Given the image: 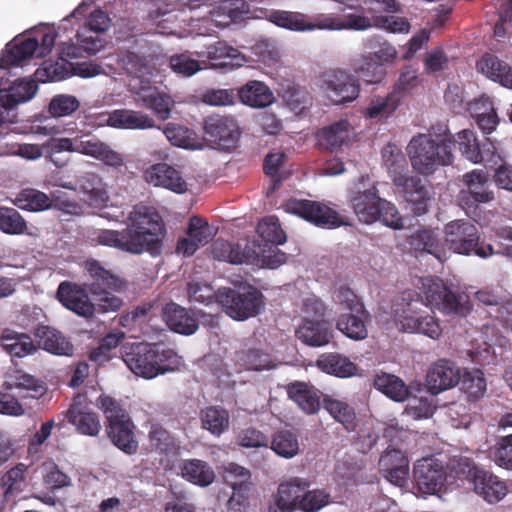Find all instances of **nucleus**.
Segmentation results:
<instances>
[{
	"label": "nucleus",
	"mask_w": 512,
	"mask_h": 512,
	"mask_svg": "<svg viewBox=\"0 0 512 512\" xmlns=\"http://www.w3.org/2000/svg\"><path fill=\"white\" fill-rule=\"evenodd\" d=\"M151 446L160 453H169L176 449L173 435L159 424H153L149 430Z\"/></svg>",
	"instance_id": "obj_62"
},
{
	"label": "nucleus",
	"mask_w": 512,
	"mask_h": 512,
	"mask_svg": "<svg viewBox=\"0 0 512 512\" xmlns=\"http://www.w3.org/2000/svg\"><path fill=\"white\" fill-rule=\"evenodd\" d=\"M145 179L154 186H160L177 194L187 191L188 185L181 173L167 163H157L145 171Z\"/></svg>",
	"instance_id": "obj_22"
},
{
	"label": "nucleus",
	"mask_w": 512,
	"mask_h": 512,
	"mask_svg": "<svg viewBox=\"0 0 512 512\" xmlns=\"http://www.w3.org/2000/svg\"><path fill=\"white\" fill-rule=\"evenodd\" d=\"M445 243L454 253L475 254L488 258L495 254L493 246L481 241L480 232L475 224L466 219H457L444 226Z\"/></svg>",
	"instance_id": "obj_8"
},
{
	"label": "nucleus",
	"mask_w": 512,
	"mask_h": 512,
	"mask_svg": "<svg viewBox=\"0 0 512 512\" xmlns=\"http://www.w3.org/2000/svg\"><path fill=\"white\" fill-rule=\"evenodd\" d=\"M194 54L197 58L204 60L207 63L206 67L210 68H233L240 66L244 61V56L225 41H217Z\"/></svg>",
	"instance_id": "obj_18"
},
{
	"label": "nucleus",
	"mask_w": 512,
	"mask_h": 512,
	"mask_svg": "<svg viewBox=\"0 0 512 512\" xmlns=\"http://www.w3.org/2000/svg\"><path fill=\"white\" fill-rule=\"evenodd\" d=\"M392 443L386 448L379 459V470L390 483L402 487L409 474V460L405 452Z\"/></svg>",
	"instance_id": "obj_16"
},
{
	"label": "nucleus",
	"mask_w": 512,
	"mask_h": 512,
	"mask_svg": "<svg viewBox=\"0 0 512 512\" xmlns=\"http://www.w3.org/2000/svg\"><path fill=\"white\" fill-rule=\"evenodd\" d=\"M476 67L487 78L512 89V67L496 55L485 53L477 61Z\"/></svg>",
	"instance_id": "obj_30"
},
{
	"label": "nucleus",
	"mask_w": 512,
	"mask_h": 512,
	"mask_svg": "<svg viewBox=\"0 0 512 512\" xmlns=\"http://www.w3.org/2000/svg\"><path fill=\"white\" fill-rule=\"evenodd\" d=\"M286 212L297 215L317 227L332 229L342 221L339 214L328 205L307 199H289L284 204Z\"/></svg>",
	"instance_id": "obj_11"
},
{
	"label": "nucleus",
	"mask_w": 512,
	"mask_h": 512,
	"mask_svg": "<svg viewBox=\"0 0 512 512\" xmlns=\"http://www.w3.org/2000/svg\"><path fill=\"white\" fill-rule=\"evenodd\" d=\"M13 203L21 210L30 212H40L51 208L52 200L44 192L34 189H22L17 195Z\"/></svg>",
	"instance_id": "obj_46"
},
{
	"label": "nucleus",
	"mask_w": 512,
	"mask_h": 512,
	"mask_svg": "<svg viewBox=\"0 0 512 512\" xmlns=\"http://www.w3.org/2000/svg\"><path fill=\"white\" fill-rule=\"evenodd\" d=\"M202 65L206 68L207 63L199 58H192L189 53L175 54L169 58L172 71L184 77L193 76L203 69Z\"/></svg>",
	"instance_id": "obj_58"
},
{
	"label": "nucleus",
	"mask_w": 512,
	"mask_h": 512,
	"mask_svg": "<svg viewBox=\"0 0 512 512\" xmlns=\"http://www.w3.org/2000/svg\"><path fill=\"white\" fill-rule=\"evenodd\" d=\"M269 21L291 31H306V14L300 12L276 10L270 14Z\"/></svg>",
	"instance_id": "obj_56"
},
{
	"label": "nucleus",
	"mask_w": 512,
	"mask_h": 512,
	"mask_svg": "<svg viewBox=\"0 0 512 512\" xmlns=\"http://www.w3.org/2000/svg\"><path fill=\"white\" fill-rule=\"evenodd\" d=\"M140 83L137 94L142 106L151 110L158 119L167 120L174 106L173 99L156 87H151L148 79H140Z\"/></svg>",
	"instance_id": "obj_23"
},
{
	"label": "nucleus",
	"mask_w": 512,
	"mask_h": 512,
	"mask_svg": "<svg viewBox=\"0 0 512 512\" xmlns=\"http://www.w3.org/2000/svg\"><path fill=\"white\" fill-rule=\"evenodd\" d=\"M475 477L474 491L488 503H497L507 494L506 483L483 468Z\"/></svg>",
	"instance_id": "obj_32"
},
{
	"label": "nucleus",
	"mask_w": 512,
	"mask_h": 512,
	"mask_svg": "<svg viewBox=\"0 0 512 512\" xmlns=\"http://www.w3.org/2000/svg\"><path fill=\"white\" fill-rule=\"evenodd\" d=\"M287 393L306 414H315L320 409V391L305 382H294L287 386Z\"/></svg>",
	"instance_id": "obj_34"
},
{
	"label": "nucleus",
	"mask_w": 512,
	"mask_h": 512,
	"mask_svg": "<svg viewBox=\"0 0 512 512\" xmlns=\"http://www.w3.org/2000/svg\"><path fill=\"white\" fill-rule=\"evenodd\" d=\"M457 143L461 154L470 162L478 164L485 162L486 165H497L502 161L501 156L496 152V147L493 143L484 144L483 148L476 138L474 131L464 129L457 134Z\"/></svg>",
	"instance_id": "obj_15"
},
{
	"label": "nucleus",
	"mask_w": 512,
	"mask_h": 512,
	"mask_svg": "<svg viewBox=\"0 0 512 512\" xmlns=\"http://www.w3.org/2000/svg\"><path fill=\"white\" fill-rule=\"evenodd\" d=\"M317 366L325 373L340 378L354 376L357 366L350 359L339 353H325L317 360Z\"/></svg>",
	"instance_id": "obj_38"
},
{
	"label": "nucleus",
	"mask_w": 512,
	"mask_h": 512,
	"mask_svg": "<svg viewBox=\"0 0 512 512\" xmlns=\"http://www.w3.org/2000/svg\"><path fill=\"white\" fill-rule=\"evenodd\" d=\"M86 269L93 279L89 285L91 294L99 293L102 290H118L121 287L120 279L109 270H106L96 260L86 261Z\"/></svg>",
	"instance_id": "obj_40"
},
{
	"label": "nucleus",
	"mask_w": 512,
	"mask_h": 512,
	"mask_svg": "<svg viewBox=\"0 0 512 512\" xmlns=\"http://www.w3.org/2000/svg\"><path fill=\"white\" fill-rule=\"evenodd\" d=\"M299 493L297 506L303 512H319L330 503V494L323 489H314Z\"/></svg>",
	"instance_id": "obj_57"
},
{
	"label": "nucleus",
	"mask_w": 512,
	"mask_h": 512,
	"mask_svg": "<svg viewBox=\"0 0 512 512\" xmlns=\"http://www.w3.org/2000/svg\"><path fill=\"white\" fill-rule=\"evenodd\" d=\"M296 336L305 345L321 347L330 342L332 332L323 322L304 319L296 330Z\"/></svg>",
	"instance_id": "obj_35"
},
{
	"label": "nucleus",
	"mask_w": 512,
	"mask_h": 512,
	"mask_svg": "<svg viewBox=\"0 0 512 512\" xmlns=\"http://www.w3.org/2000/svg\"><path fill=\"white\" fill-rule=\"evenodd\" d=\"M107 125L118 129L144 130L155 126V121L149 115L135 110L116 109L107 113Z\"/></svg>",
	"instance_id": "obj_28"
},
{
	"label": "nucleus",
	"mask_w": 512,
	"mask_h": 512,
	"mask_svg": "<svg viewBox=\"0 0 512 512\" xmlns=\"http://www.w3.org/2000/svg\"><path fill=\"white\" fill-rule=\"evenodd\" d=\"M309 485L308 480L299 477L281 483L269 500L267 512H294L299 493L306 490Z\"/></svg>",
	"instance_id": "obj_17"
},
{
	"label": "nucleus",
	"mask_w": 512,
	"mask_h": 512,
	"mask_svg": "<svg viewBox=\"0 0 512 512\" xmlns=\"http://www.w3.org/2000/svg\"><path fill=\"white\" fill-rule=\"evenodd\" d=\"M233 361L238 371H262L276 367L272 356L258 348L242 349L235 352Z\"/></svg>",
	"instance_id": "obj_33"
},
{
	"label": "nucleus",
	"mask_w": 512,
	"mask_h": 512,
	"mask_svg": "<svg viewBox=\"0 0 512 512\" xmlns=\"http://www.w3.org/2000/svg\"><path fill=\"white\" fill-rule=\"evenodd\" d=\"M78 185L91 206L100 207L108 202L109 195L106 185L98 174L94 172L84 173L78 178Z\"/></svg>",
	"instance_id": "obj_36"
},
{
	"label": "nucleus",
	"mask_w": 512,
	"mask_h": 512,
	"mask_svg": "<svg viewBox=\"0 0 512 512\" xmlns=\"http://www.w3.org/2000/svg\"><path fill=\"white\" fill-rule=\"evenodd\" d=\"M28 466L18 463L1 477V488L6 502L13 501L22 491Z\"/></svg>",
	"instance_id": "obj_44"
},
{
	"label": "nucleus",
	"mask_w": 512,
	"mask_h": 512,
	"mask_svg": "<svg viewBox=\"0 0 512 512\" xmlns=\"http://www.w3.org/2000/svg\"><path fill=\"white\" fill-rule=\"evenodd\" d=\"M322 404L333 419L341 423L347 431L355 430L357 426L356 412L349 403L326 395Z\"/></svg>",
	"instance_id": "obj_41"
},
{
	"label": "nucleus",
	"mask_w": 512,
	"mask_h": 512,
	"mask_svg": "<svg viewBox=\"0 0 512 512\" xmlns=\"http://www.w3.org/2000/svg\"><path fill=\"white\" fill-rule=\"evenodd\" d=\"M75 152L96 158L115 168L124 164L121 153L111 149L109 145L96 138L77 141Z\"/></svg>",
	"instance_id": "obj_29"
},
{
	"label": "nucleus",
	"mask_w": 512,
	"mask_h": 512,
	"mask_svg": "<svg viewBox=\"0 0 512 512\" xmlns=\"http://www.w3.org/2000/svg\"><path fill=\"white\" fill-rule=\"evenodd\" d=\"M204 135L208 141L223 150L235 148L240 135V127L232 115L214 113L203 121Z\"/></svg>",
	"instance_id": "obj_12"
},
{
	"label": "nucleus",
	"mask_w": 512,
	"mask_h": 512,
	"mask_svg": "<svg viewBox=\"0 0 512 512\" xmlns=\"http://www.w3.org/2000/svg\"><path fill=\"white\" fill-rule=\"evenodd\" d=\"M369 315L364 309L362 313L348 312L342 313L336 322L337 329L346 337L352 340H363L368 335L366 321Z\"/></svg>",
	"instance_id": "obj_37"
},
{
	"label": "nucleus",
	"mask_w": 512,
	"mask_h": 512,
	"mask_svg": "<svg viewBox=\"0 0 512 512\" xmlns=\"http://www.w3.org/2000/svg\"><path fill=\"white\" fill-rule=\"evenodd\" d=\"M407 244L411 250L426 252L440 258L442 252L438 235L432 229H419L407 237Z\"/></svg>",
	"instance_id": "obj_43"
},
{
	"label": "nucleus",
	"mask_w": 512,
	"mask_h": 512,
	"mask_svg": "<svg viewBox=\"0 0 512 512\" xmlns=\"http://www.w3.org/2000/svg\"><path fill=\"white\" fill-rule=\"evenodd\" d=\"M333 301L341 310L362 313L364 305L359 297L349 287H340L333 293Z\"/></svg>",
	"instance_id": "obj_64"
},
{
	"label": "nucleus",
	"mask_w": 512,
	"mask_h": 512,
	"mask_svg": "<svg viewBox=\"0 0 512 512\" xmlns=\"http://www.w3.org/2000/svg\"><path fill=\"white\" fill-rule=\"evenodd\" d=\"M202 427L215 436H220L228 430L230 424L229 412L220 406H209L201 410Z\"/></svg>",
	"instance_id": "obj_45"
},
{
	"label": "nucleus",
	"mask_w": 512,
	"mask_h": 512,
	"mask_svg": "<svg viewBox=\"0 0 512 512\" xmlns=\"http://www.w3.org/2000/svg\"><path fill=\"white\" fill-rule=\"evenodd\" d=\"M42 480L45 487L51 491L71 486V478L60 470L53 460H46L41 466Z\"/></svg>",
	"instance_id": "obj_53"
},
{
	"label": "nucleus",
	"mask_w": 512,
	"mask_h": 512,
	"mask_svg": "<svg viewBox=\"0 0 512 512\" xmlns=\"http://www.w3.org/2000/svg\"><path fill=\"white\" fill-rule=\"evenodd\" d=\"M38 89L37 83L32 79H20L14 83L7 95L8 106H15L29 101L34 97Z\"/></svg>",
	"instance_id": "obj_61"
},
{
	"label": "nucleus",
	"mask_w": 512,
	"mask_h": 512,
	"mask_svg": "<svg viewBox=\"0 0 512 512\" xmlns=\"http://www.w3.org/2000/svg\"><path fill=\"white\" fill-rule=\"evenodd\" d=\"M358 220L365 224L380 221L394 230L403 228V218L394 203L383 199L375 185L367 189H353L349 198Z\"/></svg>",
	"instance_id": "obj_5"
},
{
	"label": "nucleus",
	"mask_w": 512,
	"mask_h": 512,
	"mask_svg": "<svg viewBox=\"0 0 512 512\" xmlns=\"http://www.w3.org/2000/svg\"><path fill=\"white\" fill-rule=\"evenodd\" d=\"M382 159L395 187L411 176L408 175V162L402 150L395 144H387L382 149Z\"/></svg>",
	"instance_id": "obj_31"
},
{
	"label": "nucleus",
	"mask_w": 512,
	"mask_h": 512,
	"mask_svg": "<svg viewBox=\"0 0 512 512\" xmlns=\"http://www.w3.org/2000/svg\"><path fill=\"white\" fill-rule=\"evenodd\" d=\"M320 79L321 88L336 105L350 103L359 96L358 78L342 69L328 70L321 75Z\"/></svg>",
	"instance_id": "obj_10"
},
{
	"label": "nucleus",
	"mask_w": 512,
	"mask_h": 512,
	"mask_svg": "<svg viewBox=\"0 0 512 512\" xmlns=\"http://www.w3.org/2000/svg\"><path fill=\"white\" fill-rule=\"evenodd\" d=\"M0 346L11 358H24L38 352V346L29 334L9 328L0 334Z\"/></svg>",
	"instance_id": "obj_26"
},
{
	"label": "nucleus",
	"mask_w": 512,
	"mask_h": 512,
	"mask_svg": "<svg viewBox=\"0 0 512 512\" xmlns=\"http://www.w3.org/2000/svg\"><path fill=\"white\" fill-rule=\"evenodd\" d=\"M354 72L367 83L380 82L385 75V68L372 53L363 54L352 63Z\"/></svg>",
	"instance_id": "obj_48"
},
{
	"label": "nucleus",
	"mask_w": 512,
	"mask_h": 512,
	"mask_svg": "<svg viewBox=\"0 0 512 512\" xmlns=\"http://www.w3.org/2000/svg\"><path fill=\"white\" fill-rule=\"evenodd\" d=\"M33 334L37 340L38 350L41 348L58 356H72L74 353L73 344L62 332L53 327L39 325L34 329Z\"/></svg>",
	"instance_id": "obj_25"
},
{
	"label": "nucleus",
	"mask_w": 512,
	"mask_h": 512,
	"mask_svg": "<svg viewBox=\"0 0 512 512\" xmlns=\"http://www.w3.org/2000/svg\"><path fill=\"white\" fill-rule=\"evenodd\" d=\"M111 290H102L99 293L92 294L96 303L91 302L88 293L81 286L62 282L57 289V298L67 309L77 315L90 318L95 311L107 313L117 311L122 306L121 298L113 295Z\"/></svg>",
	"instance_id": "obj_7"
},
{
	"label": "nucleus",
	"mask_w": 512,
	"mask_h": 512,
	"mask_svg": "<svg viewBox=\"0 0 512 512\" xmlns=\"http://www.w3.org/2000/svg\"><path fill=\"white\" fill-rule=\"evenodd\" d=\"M422 293L426 305L437 308L445 314H457L466 316L471 310L468 295L454 293L439 278H425L422 280ZM419 293L413 290L400 292L392 304V316L397 327L405 332L413 330L416 321L425 313Z\"/></svg>",
	"instance_id": "obj_1"
},
{
	"label": "nucleus",
	"mask_w": 512,
	"mask_h": 512,
	"mask_svg": "<svg viewBox=\"0 0 512 512\" xmlns=\"http://www.w3.org/2000/svg\"><path fill=\"white\" fill-rule=\"evenodd\" d=\"M119 64L128 75L134 78L152 75L154 70L151 59L131 51H125L119 55Z\"/></svg>",
	"instance_id": "obj_49"
},
{
	"label": "nucleus",
	"mask_w": 512,
	"mask_h": 512,
	"mask_svg": "<svg viewBox=\"0 0 512 512\" xmlns=\"http://www.w3.org/2000/svg\"><path fill=\"white\" fill-rule=\"evenodd\" d=\"M349 127L347 120H340L322 128L318 133L319 144L329 149L339 148L349 137Z\"/></svg>",
	"instance_id": "obj_50"
},
{
	"label": "nucleus",
	"mask_w": 512,
	"mask_h": 512,
	"mask_svg": "<svg viewBox=\"0 0 512 512\" xmlns=\"http://www.w3.org/2000/svg\"><path fill=\"white\" fill-rule=\"evenodd\" d=\"M463 182L469 193L480 203H488L494 199V193L489 189L488 176L482 170H473L463 175Z\"/></svg>",
	"instance_id": "obj_47"
},
{
	"label": "nucleus",
	"mask_w": 512,
	"mask_h": 512,
	"mask_svg": "<svg viewBox=\"0 0 512 512\" xmlns=\"http://www.w3.org/2000/svg\"><path fill=\"white\" fill-rule=\"evenodd\" d=\"M9 385L10 388L25 391L26 394H23L22 397L37 399L46 392L45 385L41 380L23 371H16L11 375Z\"/></svg>",
	"instance_id": "obj_51"
},
{
	"label": "nucleus",
	"mask_w": 512,
	"mask_h": 512,
	"mask_svg": "<svg viewBox=\"0 0 512 512\" xmlns=\"http://www.w3.org/2000/svg\"><path fill=\"white\" fill-rule=\"evenodd\" d=\"M79 107L80 102L75 96L59 94L51 99L48 111L53 117H65L74 113Z\"/></svg>",
	"instance_id": "obj_63"
},
{
	"label": "nucleus",
	"mask_w": 512,
	"mask_h": 512,
	"mask_svg": "<svg viewBox=\"0 0 512 512\" xmlns=\"http://www.w3.org/2000/svg\"><path fill=\"white\" fill-rule=\"evenodd\" d=\"M216 301L229 317L238 321L258 315L264 305L262 293L252 286L220 288L216 292Z\"/></svg>",
	"instance_id": "obj_9"
},
{
	"label": "nucleus",
	"mask_w": 512,
	"mask_h": 512,
	"mask_svg": "<svg viewBox=\"0 0 512 512\" xmlns=\"http://www.w3.org/2000/svg\"><path fill=\"white\" fill-rule=\"evenodd\" d=\"M95 404L104 414L105 431L111 442L128 455L135 454L138 449V441L134 434L135 425L121 403L102 393Z\"/></svg>",
	"instance_id": "obj_6"
},
{
	"label": "nucleus",
	"mask_w": 512,
	"mask_h": 512,
	"mask_svg": "<svg viewBox=\"0 0 512 512\" xmlns=\"http://www.w3.org/2000/svg\"><path fill=\"white\" fill-rule=\"evenodd\" d=\"M257 233L265 242L275 245H281L286 241V234L275 216H269L260 221L257 225Z\"/></svg>",
	"instance_id": "obj_60"
},
{
	"label": "nucleus",
	"mask_w": 512,
	"mask_h": 512,
	"mask_svg": "<svg viewBox=\"0 0 512 512\" xmlns=\"http://www.w3.org/2000/svg\"><path fill=\"white\" fill-rule=\"evenodd\" d=\"M271 449L283 458H293L299 453L298 438L290 431H279L271 440Z\"/></svg>",
	"instance_id": "obj_55"
},
{
	"label": "nucleus",
	"mask_w": 512,
	"mask_h": 512,
	"mask_svg": "<svg viewBox=\"0 0 512 512\" xmlns=\"http://www.w3.org/2000/svg\"><path fill=\"white\" fill-rule=\"evenodd\" d=\"M448 473L443 464L432 457L418 460L413 468L415 487L423 495H435L445 486Z\"/></svg>",
	"instance_id": "obj_13"
},
{
	"label": "nucleus",
	"mask_w": 512,
	"mask_h": 512,
	"mask_svg": "<svg viewBox=\"0 0 512 512\" xmlns=\"http://www.w3.org/2000/svg\"><path fill=\"white\" fill-rule=\"evenodd\" d=\"M449 476L464 484L467 481L469 484L474 483L476 474L482 468L475 465L474 461L465 456H455L449 462Z\"/></svg>",
	"instance_id": "obj_52"
},
{
	"label": "nucleus",
	"mask_w": 512,
	"mask_h": 512,
	"mask_svg": "<svg viewBox=\"0 0 512 512\" xmlns=\"http://www.w3.org/2000/svg\"><path fill=\"white\" fill-rule=\"evenodd\" d=\"M373 384L377 390L396 402H403L410 395V390L404 381L393 374H378Z\"/></svg>",
	"instance_id": "obj_42"
},
{
	"label": "nucleus",
	"mask_w": 512,
	"mask_h": 512,
	"mask_svg": "<svg viewBox=\"0 0 512 512\" xmlns=\"http://www.w3.org/2000/svg\"><path fill=\"white\" fill-rule=\"evenodd\" d=\"M66 418L82 435L95 437L102 428L98 414L92 410L85 395L78 394L73 398Z\"/></svg>",
	"instance_id": "obj_14"
},
{
	"label": "nucleus",
	"mask_w": 512,
	"mask_h": 512,
	"mask_svg": "<svg viewBox=\"0 0 512 512\" xmlns=\"http://www.w3.org/2000/svg\"><path fill=\"white\" fill-rule=\"evenodd\" d=\"M236 95L242 104L255 109L268 107L275 101L270 87L259 80H249L237 89Z\"/></svg>",
	"instance_id": "obj_27"
},
{
	"label": "nucleus",
	"mask_w": 512,
	"mask_h": 512,
	"mask_svg": "<svg viewBox=\"0 0 512 512\" xmlns=\"http://www.w3.org/2000/svg\"><path fill=\"white\" fill-rule=\"evenodd\" d=\"M396 192L410 205L416 216L424 215L428 211L430 193L420 177L411 176L396 187Z\"/></svg>",
	"instance_id": "obj_20"
},
{
	"label": "nucleus",
	"mask_w": 512,
	"mask_h": 512,
	"mask_svg": "<svg viewBox=\"0 0 512 512\" xmlns=\"http://www.w3.org/2000/svg\"><path fill=\"white\" fill-rule=\"evenodd\" d=\"M121 357L135 375L144 379L172 372L179 365L177 353L159 343H126L121 347Z\"/></svg>",
	"instance_id": "obj_4"
},
{
	"label": "nucleus",
	"mask_w": 512,
	"mask_h": 512,
	"mask_svg": "<svg viewBox=\"0 0 512 512\" xmlns=\"http://www.w3.org/2000/svg\"><path fill=\"white\" fill-rule=\"evenodd\" d=\"M453 136L445 125L432 127L427 134L414 136L407 151L412 167L422 175L433 174L439 166L453 162Z\"/></svg>",
	"instance_id": "obj_3"
},
{
	"label": "nucleus",
	"mask_w": 512,
	"mask_h": 512,
	"mask_svg": "<svg viewBox=\"0 0 512 512\" xmlns=\"http://www.w3.org/2000/svg\"><path fill=\"white\" fill-rule=\"evenodd\" d=\"M180 470L184 479L201 487L209 486L215 479L214 470L203 460H185L181 464Z\"/></svg>",
	"instance_id": "obj_39"
},
{
	"label": "nucleus",
	"mask_w": 512,
	"mask_h": 512,
	"mask_svg": "<svg viewBox=\"0 0 512 512\" xmlns=\"http://www.w3.org/2000/svg\"><path fill=\"white\" fill-rule=\"evenodd\" d=\"M260 251V245H257L255 241L246 243L242 248L238 243L217 240L212 249L216 259L232 264L251 263L259 257Z\"/></svg>",
	"instance_id": "obj_21"
},
{
	"label": "nucleus",
	"mask_w": 512,
	"mask_h": 512,
	"mask_svg": "<svg viewBox=\"0 0 512 512\" xmlns=\"http://www.w3.org/2000/svg\"><path fill=\"white\" fill-rule=\"evenodd\" d=\"M27 229V222L16 209L0 207V231L8 235H22Z\"/></svg>",
	"instance_id": "obj_54"
},
{
	"label": "nucleus",
	"mask_w": 512,
	"mask_h": 512,
	"mask_svg": "<svg viewBox=\"0 0 512 512\" xmlns=\"http://www.w3.org/2000/svg\"><path fill=\"white\" fill-rule=\"evenodd\" d=\"M461 384L463 392L473 401L482 398L486 392V379L479 369L466 371Z\"/></svg>",
	"instance_id": "obj_59"
},
{
	"label": "nucleus",
	"mask_w": 512,
	"mask_h": 512,
	"mask_svg": "<svg viewBox=\"0 0 512 512\" xmlns=\"http://www.w3.org/2000/svg\"><path fill=\"white\" fill-rule=\"evenodd\" d=\"M460 369L451 361L441 359L428 371L427 386L432 394L453 388L459 383Z\"/></svg>",
	"instance_id": "obj_24"
},
{
	"label": "nucleus",
	"mask_w": 512,
	"mask_h": 512,
	"mask_svg": "<svg viewBox=\"0 0 512 512\" xmlns=\"http://www.w3.org/2000/svg\"><path fill=\"white\" fill-rule=\"evenodd\" d=\"M165 225L158 212L143 207L130 212L122 231L104 229L96 236L98 244L131 254L154 251L160 247Z\"/></svg>",
	"instance_id": "obj_2"
},
{
	"label": "nucleus",
	"mask_w": 512,
	"mask_h": 512,
	"mask_svg": "<svg viewBox=\"0 0 512 512\" xmlns=\"http://www.w3.org/2000/svg\"><path fill=\"white\" fill-rule=\"evenodd\" d=\"M162 318L170 330L178 334L192 335L199 328L198 318L194 311L172 301L163 307Z\"/></svg>",
	"instance_id": "obj_19"
}]
</instances>
